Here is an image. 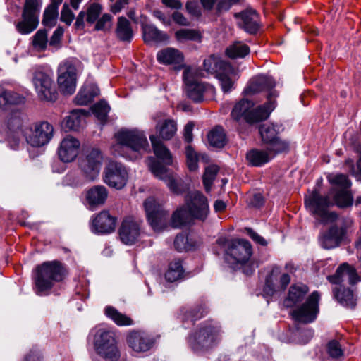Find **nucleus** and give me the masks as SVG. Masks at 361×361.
Segmentation results:
<instances>
[{"instance_id":"obj_1","label":"nucleus","mask_w":361,"mask_h":361,"mask_svg":"<svg viewBox=\"0 0 361 361\" xmlns=\"http://www.w3.org/2000/svg\"><path fill=\"white\" fill-rule=\"evenodd\" d=\"M328 180L332 185L329 195L322 196L314 190L305 202L311 212L319 216L323 223H334L338 219V215L327 209L334 204L340 208L350 207L353 197L350 192L351 181L347 175L329 176Z\"/></svg>"},{"instance_id":"obj_2","label":"nucleus","mask_w":361,"mask_h":361,"mask_svg":"<svg viewBox=\"0 0 361 361\" xmlns=\"http://www.w3.org/2000/svg\"><path fill=\"white\" fill-rule=\"evenodd\" d=\"M278 94L271 92L267 96V102L254 109L252 102L243 99L234 106L231 116L233 120L240 123L242 120L249 124H254L268 118L271 112L276 107V98Z\"/></svg>"},{"instance_id":"obj_3","label":"nucleus","mask_w":361,"mask_h":361,"mask_svg":"<svg viewBox=\"0 0 361 361\" xmlns=\"http://www.w3.org/2000/svg\"><path fill=\"white\" fill-rule=\"evenodd\" d=\"M66 274L65 267L59 261L45 262L35 269L33 280L38 295L49 291L56 282L61 281Z\"/></svg>"},{"instance_id":"obj_4","label":"nucleus","mask_w":361,"mask_h":361,"mask_svg":"<svg viewBox=\"0 0 361 361\" xmlns=\"http://www.w3.org/2000/svg\"><path fill=\"white\" fill-rule=\"evenodd\" d=\"M220 340L217 328L203 325L189 336L188 344L194 352L204 353L216 346Z\"/></svg>"},{"instance_id":"obj_5","label":"nucleus","mask_w":361,"mask_h":361,"mask_svg":"<svg viewBox=\"0 0 361 361\" xmlns=\"http://www.w3.org/2000/svg\"><path fill=\"white\" fill-rule=\"evenodd\" d=\"M94 345L97 354L106 361H117L120 357L116 333L111 329H97L94 337Z\"/></svg>"},{"instance_id":"obj_6","label":"nucleus","mask_w":361,"mask_h":361,"mask_svg":"<svg viewBox=\"0 0 361 361\" xmlns=\"http://www.w3.org/2000/svg\"><path fill=\"white\" fill-rule=\"evenodd\" d=\"M281 130V126L277 124H262L259 127L262 142L272 154L287 153L290 150V142L279 136Z\"/></svg>"},{"instance_id":"obj_7","label":"nucleus","mask_w":361,"mask_h":361,"mask_svg":"<svg viewBox=\"0 0 361 361\" xmlns=\"http://www.w3.org/2000/svg\"><path fill=\"white\" fill-rule=\"evenodd\" d=\"M118 141L117 147L120 149L130 150L133 155H126L130 159L137 158L141 150L148 147V141L143 132L137 130H121L116 135Z\"/></svg>"},{"instance_id":"obj_8","label":"nucleus","mask_w":361,"mask_h":361,"mask_svg":"<svg viewBox=\"0 0 361 361\" xmlns=\"http://www.w3.org/2000/svg\"><path fill=\"white\" fill-rule=\"evenodd\" d=\"M216 243L224 247L227 257L237 264L247 263L252 254L250 243L244 239L228 240L219 238Z\"/></svg>"},{"instance_id":"obj_9","label":"nucleus","mask_w":361,"mask_h":361,"mask_svg":"<svg viewBox=\"0 0 361 361\" xmlns=\"http://www.w3.org/2000/svg\"><path fill=\"white\" fill-rule=\"evenodd\" d=\"M102 159L99 149L89 147L84 149L82 156L79 159V169L87 180L92 181L98 177Z\"/></svg>"},{"instance_id":"obj_10","label":"nucleus","mask_w":361,"mask_h":361,"mask_svg":"<svg viewBox=\"0 0 361 361\" xmlns=\"http://www.w3.org/2000/svg\"><path fill=\"white\" fill-rule=\"evenodd\" d=\"M342 224H332L326 231L322 233L319 237L321 246L326 250L333 249L340 246L347 237V230L352 225L350 218L343 217Z\"/></svg>"},{"instance_id":"obj_11","label":"nucleus","mask_w":361,"mask_h":361,"mask_svg":"<svg viewBox=\"0 0 361 361\" xmlns=\"http://www.w3.org/2000/svg\"><path fill=\"white\" fill-rule=\"evenodd\" d=\"M40 7L39 0H25L22 13V20L16 25L18 32L26 35L37 28L39 24Z\"/></svg>"},{"instance_id":"obj_12","label":"nucleus","mask_w":361,"mask_h":361,"mask_svg":"<svg viewBox=\"0 0 361 361\" xmlns=\"http://www.w3.org/2000/svg\"><path fill=\"white\" fill-rule=\"evenodd\" d=\"M144 207L148 221L154 231H160L166 227L169 214L154 197L147 198Z\"/></svg>"},{"instance_id":"obj_13","label":"nucleus","mask_w":361,"mask_h":361,"mask_svg":"<svg viewBox=\"0 0 361 361\" xmlns=\"http://www.w3.org/2000/svg\"><path fill=\"white\" fill-rule=\"evenodd\" d=\"M32 82L41 100L54 102L57 99L55 85L48 74L36 69L33 73Z\"/></svg>"},{"instance_id":"obj_14","label":"nucleus","mask_w":361,"mask_h":361,"mask_svg":"<svg viewBox=\"0 0 361 361\" xmlns=\"http://www.w3.org/2000/svg\"><path fill=\"white\" fill-rule=\"evenodd\" d=\"M128 173L120 162L109 161L104 169V182L109 187L120 190L127 183Z\"/></svg>"},{"instance_id":"obj_15","label":"nucleus","mask_w":361,"mask_h":361,"mask_svg":"<svg viewBox=\"0 0 361 361\" xmlns=\"http://www.w3.org/2000/svg\"><path fill=\"white\" fill-rule=\"evenodd\" d=\"M319 294L314 291L307 299L305 303L295 309L291 314L293 319L301 323L312 322L317 317L319 312Z\"/></svg>"},{"instance_id":"obj_16","label":"nucleus","mask_w":361,"mask_h":361,"mask_svg":"<svg viewBox=\"0 0 361 361\" xmlns=\"http://www.w3.org/2000/svg\"><path fill=\"white\" fill-rule=\"evenodd\" d=\"M185 205L195 219L204 221L209 212L207 198L200 191L189 192Z\"/></svg>"},{"instance_id":"obj_17","label":"nucleus","mask_w":361,"mask_h":361,"mask_svg":"<svg viewBox=\"0 0 361 361\" xmlns=\"http://www.w3.org/2000/svg\"><path fill=\"white\" fill-rule=\"evenodd\" d=\"M30 134L25 136L27 142L32 147H39L49 142L54 135L52 125L47 121L36 123L33 128L29 129Z\"/></svg>"},{"instance_id":"obj_18","label":"nucleus","mask_w":361,"mask_h":361,"mask_svg":"<svg viewBox=\"0 0 361 361\" xmlns=\"http://www.w3.org/2000/svg\"><path fill=\"white\" fill-rule=\"evenodd\" d=\"M150 170L156 177L163 180L173 193L180 194L184 190L185 187L181 178L170 172L159 161H152L150 165Z\"/></svg>"},{"instance_id":"obj_19","label":"nucleus","mask_w":361,"mask_h":361,"mask_svg":"<svg viewBox=\"0 0 361 361\" xmlns=\"http://www.w3.org/2000/svg\"><path fill=\"white\" fill-rule=\"evenodd\" d=\"M58 84L59 90L63 94L74 93L76 87V68L75 66L66 61L59 68Z\"/></svg>"},{"instance_id":"obj_20","label":"nucleus","mask_w":361,"mask_h":361,"mask_svg":"<svg viewBox=\"0 0 361 361\" xmlns=\"http://www.w3.org/2000/svg\"><path fill=\"white\" fill-rule=\"evenodd\" d=\"M23 127L22 118L18 114L11 115L7 123L6 140L9 147L13 149L18 148L22 136L26 133Z\"/></svg>"},{"instance_id":"obj_21","label":"nucleus","mask_w":361,"mask_h":361,"mask_svg":"<svg viewBox=\"0 0 361 361\" xmlns=\"http://www.w3.org/2000/svg\"><path fill=\"white\" fill-rule=\"evenodd\" d=\"M279 272V267H273L270 274L266 277L263 291L267 295H272L276 291L284 290L290 283V277L289 274H283L278 279Z\"/></svg>"},{"instance_id":"obj_22","label":"nucleus","mask_w":361,"mask_h":361,"mask_svg":"<svg viewBox=\"0 0 361 361\" xmlns=\"http://www.w3.org/2000/svg\"><path fill=\"white\" fill-rule=\"evenodd\" d=\"M328 281L332 284L343 286L347 282L350 285H354L360 281L356 269L349 264L344 262L341 264L333 275L327 276Z\"/></svg>"},{"instance_id":"obj_23","label":"nucleus","mask_w":361,"mask_h":361,"mask_svg":"<svg viewBox=\"0 0 361 361\" xmlns=\"http://www.w3.org/2000/svg\"><path fill=\"white\" fill-rule=\"evenodd\" d=\"M118 234L124 244H135L140 235V226L132 217H127L122 221Z\"/></svg>"},{"instance_id":"obj_24","label":"nucleus","mask_w":361,"mask_h":361,"mask_svg":"<svg viewBox=\"0 0 361 361\" xmlns=\"http://www.w3.org/2000/svg\"><path fill=\"white\" fill-rule=\"evenodd\" d=\"M239 19L238 26L250 35H255L259 29V15L256 11L247 9L234 15Z\"/></svg>"},{"instance_id":"obj_25","label":"nucleus","mask_w":361,"mask_h":361,"mask_svg":"<svg viewBox=\"0 0 361 361\" xmlns=\"http://www.w3.org/2000/svg\"><path fill=\"white\" fill-rule=\"evenodd\" d=\"M80 146V142L78 139L70 135L66 136L62 140L58 149L59 158L63 162L73 161L78 154Z\"/></svg>"},{"instance_id":"obj_26","label":"nucleus","mask_w":361,"mask_h":361,"mask_svg":"<svg viewBox=\"0 0 361 361\" xmlns=\"http://www.w3.org/2000/svg\"><path fill=\"white\" fill-rule=\"evenodd\" d=\"M128 345L135 352H146L152 348L154 340L144 331H133L127 337Z\"/></svg>"},{"instance_id":"obj_27","label":"nucleus","mask_w":361,"mask_h":361,"mask_svg":"<svg viewBox=\"0 0 361 361\" xmlns=\"http://www.w3.org/2000/svg\"><path fill=\"white\" fill-rule=\"evenodd\" d=\"M116 219L110 215L109 212L102 211L92 221V227L96 232L110 233L115 230Z\"/></svg>"},{"instance_id":"obj_28","label":"nucleus","mask_w":361,"mask_h":361,"mask_svg":"<svg viewBox=\"0 0 361 361\" xmlns=\"http://www.w3.org/2000/svg\"><path fill=\"white\" fill-rule=\"evenodd\" d=\"M157 57L161 63L178 65V70L183 66V55L178 49L171 47L161 49L157 53Z\"/></svg>"},{"instance_id":"obj_29","label":"nucleus","mask_w":361,"mask_h":361,"mask_svg":"<svg viewBox=\"0 0 361 361\" xmlns=\"http://www.w3.org/2000/svg\"><path fill=\"white\" fill-rule=\"evenodd\" d=\"M275 82L271 77L260 75L254 78L246 88L245 92L250 94H256L262 91H269L267 97L271 92H276L273 90L275 87Z\"/></svg>"},{"instance_id":"obj_30","label":"nucleus","mask_w":361,"mask_h":361,"mask_svg":"<svg viewBox=\"0 0 361 361\" xmlns=\"http://www.w3.org/2000/svg\"><path fill=\"white\" fill-rule=\"evenodd\" d=\"M87 113L83 109H74L62 122V127L66 130H79L85 123L84 118Z\"/></svg>"},{"instance_id":"obj_31","label":"nucleus","mask_w":361,"mask_h":361,"mask_svg":"<svg viewBox=\"0 0 361 361\" xmlns=\"http://www.w3.org/2000/svg\"><path fill=\"white\" fill-rule=\"evenodd\" d=\"M185 91L188 97L197 103L203 101L204 95L207 92L213 93L214 88L208 84L197 82L187 87Z\"/></svg>"},{"instance_id":"obj_32","label":"nucleus","mask_w":361,"mask_h":361,"mask_svg":"<svg viewBox=\"0 0 361 361\" xmlns=\"http://www.w3.org/2000/svg\"><path fill=\"white\" fill-rule=\"evenodd\" d=\"M149 139L156 157L164 164L171 165L173 162L172 154L162 140L156 135H150Z\"/></svg>"},{"instance_id":"obj_33","label":"nucleus","mask_w":361,"mask_h":361,"mask_svg":"<svg viewBox=\"0 0 361 361\" xmlns=\"http://www.w3.org/2000/svg\"><path fill=\"white\" fill-rule=\"evenodd\" d=\"M309 288L304 284H294L290 287L288 296L284 300V305L292 307L303 300Z\"/></svg>"},{"instance_id":"obj_34","label":"nucleus","mask_w":361,"mask_h":361,"mask_svg":"<svg viewBox=\"0 0 361 361\" xmlns=\"http://www.w3.org/2000/svg\"><path fill=\"white\" fill-rule=\"evenodd\" d=\"M155 130L159 139L170 140L176 133L177 124L173 119H164L157 123Z\"/></svg>"},{"instance_id":"obj_35","label":"nucleus","mask_w":361,"mask_h":361,"mask_svg":"<svg viewBox=\"0 0 361 361\" xmlns=\"http://www.w3.org/2000/svg\"><path fill=\"white\" fill-rule=\"evenodd\" d=\"M108 197V191L103 185H95L90 188L86 193V200L91 207H97L104 204Z\"/></svg>"},{"instance_id":"obj_36","label":"nucleus","mask_w":361,"mask_h":361,"mask_svg":"<svg viewBox=\"0 0 361 361\" xmlns=\"http://www.w3.org/2000/svg\"><path fill=\"white\" fill-rule=\"evenodd\" d=\"M194 219L195 218L184 204L173 213L171 216V226L175 228H181L191 224Z\"/></svg>"},{"instance_id":"obj_37","label":"nucleus","mask_w":361,"mask_h":361,"mask_svg":"<svg viewBox=\"0 0 361 361\" xmlns=\"http://www.w3.org/2000/svg\"><path fill=\"white\" fill-rule=\"evenodd\" d=\"M333 293L336 300L343 306L350 308L355 307L356 299L350 288H345L344 286H340L333 289Z\"/></svg>"},{"instance_id":"obj_38","label":"nucleus","mask_w":361,"mask_h":361,"mask_svg":"<svg viewBox=\"0 0 361 361\" xmlns=\"http://www.w3.org/2000/svg\"><path fill=\"white\" fill-rule=\"evenodd\" d=\"M115 33L117 39L123 42L129 43L133 38L130 23L123 16L118 18Z\"/></svg>"},{"instance_id":"obj_39","label":"nucleus","mask_w":361,"mask_h":361,"mask_svg":"<svg viewBox=\"0 0 361 361\" xmlns=\"http://www.w3.org/2000/svg\"><path fill=\"white\" fill-rule=\"evenodd\" d=\"M204 69L211 73H216V75L221 71H231V64L226 61L220 59L214 55H211L204 60Z\"/></svg>"},{"instance_id":"obj_40","label":"nucleus","mask_w":361,"mask_h":361,"mask_svg":"<svg viewBox=\"0 0 361 361\" xmlns=\"http://www.w3.org/2000/svg\"><path fill=\"white\" fill-rule=\"evenodd\" d=\"M267 148V147H265ZM276 154H272L269 150L253 149L249 151L246 154L247 161L252 166H260L269 162Z\"/></svg>"},{"instance_id":"obj_41","label":"nucleus","mask_w":361,"mask_h":361,"mask_svg":"<svg viewBox=\"0 0 361 361\" xmlns=\"http://www.w3.org/2000/svg\"><path fill=\"white\" fill-rule=\"evenodd\" d=\"M142 30L143 32V38L145 42H160L168 39V36L164 32L158 30L154 25L142 24Z\"/></svg>"},{"instance_id":"obj_42","label":"nucleus","mask_w":361,"mask_h":361,"mask_svg":"<svg viewBox=\"0 0 361 361\" xmlns=\"http://www.w3.org/2000/svg\"><path fill=\"white\" fill-rule=\"evenodd\" d=\"M250 49L248 45L241 41H235L225 50L226 55L231 59H236L245 58L250 54Z\"/></svg>"},{"instance_id":"obj_43","label":"nucleus","mask_w":361,"mask_h":361,"mask_svg":"<svg viewBox=\"0 0 361 361\" xmlns=\"http://www.w3.org/2000/svg\"><path fill=\"white\" fill-rule=\"evenodd\" d=\"M25 97L19 94L9 91L0 87V107L6 108L10 105H17L24 103Z\"/></svg>"},{"instance_id":"obj_44","label":"nucleus","mask_w":361,"mask_h":361,"mask_svg":"<svg viewBox=\"0 0 361 361\" xmlns=\"http://www.w3.org/2000/svg\"><path fill=\"white\" fill-rule=\"evenodd\" d=\"M208 142L211 146L216 148H223L226 142L224 130L221 126H216L207 135Z\"/></svg>"},{"instance_id":"obj_45","label":"nucleus","mask_w":361,"mask_h":361,"mask_svg":"<svg viewBox=\"0 0 361 361\" xmlns=\"http://www.w3.org/2000/svg\"><path fill=\"white\" fill-rule=\"evenodd\" d=\"M231 69V71H221L216 75L224 93H228L235 87V80L231 77L235 74V69L232 66Z\"/></svg>"},{"instance_id":"obj_46","label":"nucleus","mask_w":361,"mask_h":361,"mask_svg":"<svg viewBox=\"0 0 361 361\" xmlns=\"http://www.w3.org/2000/svg\"><path fill=\"white\" fill-rule=\"evenodd\" d=\"M184 269L180 259H174L169 264L168 270L165 274L166 279L169 282H175L183 276Z\"/></svg>"},{"instance_id":"obj_47","label":"nucleus","mask_w":361,"mask_h":361,"mask_svg":"<svg viewBox=\"0 0 361 361\" xmlns=\"http://www.w3.org/2000/svg\"><path fill=\"white\" fill-rule=\"evenodd\" d=\"M175 37L181 43L186 41L201 42L202 35L197 30L183 28L175 32Z\"/></svg>"},{"instance_id":"obj_48","label":"nucleus","mask_w":361,"mask_h":361,"mask_svg":"<svg viewBox=\"0 0 361 361\" xmlns=\"http://www.w3.org/2000/svg\"><path fill=\"white\" fill-rule=\"evenodd\" d=\"M207 312L204 304L198 305L190 309L183 308L181 310L183 319L191 321H196L201 319Z\"/></svg>"},{"instance_id":"obj_49","label":"nucleus","mask_w":361,"mask_h":361,"mask_svg":"<svg viewBox=\"0 0 361 361\" xmlns=\"http://www.w3.org/2000/svg\"><path fill=\"white\" fill-rule=\"evenodd\" d=\"M105 314L111 318L117 325L130 326L133 324V320L130 317L119 312L114 307H106L105 308Z\"/></svg>"},{"instance_id":"obj_50","label":"nucleus","mask_w":361,"mask_h":361,"mask_svg":"<svg viewBox=\"0 0 361 361\" xmlns=\"http://www.w3.org/2000/svg\"><path fill=\"white\" fill-rule=\"evenodd\" d=\"M219 172V167L216 165H209L204 171L202 176V181L207 192H209L212 185Z\"/></svg>"},{"instance_id":"obj_51","label":"nucleus","mask_w":361,"mask_h":361,"mask_svg":"<svg viewBox=\"0 0 361 361\" xmlns=\"http://www.w3.org/2000/svg\"><path fill=\"white\" fill-rule=\"evenodd\" d=\"M58 8L54 5H49L45 9L42 24L47 27H53L55 25L56 19L58 16Z\"/></svg>"},{"instance_id":"obj_52","label":"nucleus","mask_w":361,"mask_h":361,"mask_svg":"<svg viewBox=\"0 0 361 361\" xmlns=\"http://www.w3.org/2000/svg\"><path fill=\"white\" fill-rule=\"evenodd\" d=\"M102 12V6L101 4L94 2L89 4L87 7L86 21L89 24L94 23Z\"/></svg>"},{"instance_id":"obj_53","label":"nucleus","mask_w":361,"mask_h":361,"mask_svg":"<svg viewBox=\"0 0 361 361\" xmlns=\"http://www.w3.org/2000/svg\"><path fill=\"white\" fill-rule=\"evenodd\" d=\"M47 32L45 29L39 30L33 36L32 44L38 50H44L47 48Z\"/></svg>"},{"instance_id":"obj_54","label":"nucleus","mask_w":361,"mask_h":361,"mask_svg":"<svg viewBox=\"0 0 361 361\" xmlns=\"http://www.w3.org/2000/svg\"><path fill=\"white\" fill-rule=\"evenodd\" d=\"M110 110V106L104 101H100L95 104L92 108L94 114L98 119L103 121L107 117V114Z\"/></svg>"},{"instance_id":"obj_55","label":"nucleus","mask_w":361,"mask_h":361,"mask_svg":"<svg viewBox=\"0 0 361 361\" xmlns=\"http://www.w3.org/2000/svg\"><path fill=\"white\" fill-rule=\"evenodd\" d=\"M327 353L333 359H338L343 356V350L341 348V345L336 340H331L328 343Z\"/></svg>"},{"instance_id":"obj_56","label":"nucleus","mask_w":361,"mask_h":361,"mask_svg":"<svg viewBox=\"0 0 361 361\" xmlns=\"http://www.w3.org/2000/svg\"><path fill=\"white\" fill-rule=\"evenodd\" d=\"M112 16L109 13H104L102 16L97 20L94 26V30L106 31L109 30L111 25Z\"/></svg>"},{"instance_id":"obj_57","label":"nucleus","mask_w":361,"mask_h":361,"mask_svg":"<svg viewBox=\"0 0 361 361\" xmlns=\"http://www.w3.org/2000/svg\"><path fill=\"white\" fill-rule=\"evenodd\" d=\"M74 100L76 104L84 106L90 103L92 101V99L90 92H89L88 89L85 86L77 94Z\"/></svg>"},{"instance_id":"obj_58","label":"nucleus","mask_w":361,"mask_h":361,"mask_svg":"<svg viewBox=\"0 0 361 361\" xmlns=\"http://www.w3.org/2000/svg\"><path fill=\"white\" fill-rule=\"evenodd\" d=\"M187 157V164L190 171H195L197 169V154L190 145H188L185 148Z\"/></svg>"},{"instance_id":"obj_59","label":"nucleus","mask_w":361,"mask_h":361,"mask_svg":"<svg viewBox=\"0 0 361 361\" xmlns=\"http://www.w3.org/2000/svg\"><path fill=\"white\" fill-rule=\"evenodd\" d=\"M75 18V15L67 4H64L61 12V20L70 25Z\"/></svg>"},{"instance_id":"obj_60","label":"nucleus","mask_w":361,"mask_h":361,"mask_svg":"<svg viewBox=\"0 0 361 361\" xmlns=\"http://www.w3.org/2000/svg\"><path fill=\"white\" fill-rule=\"evenodd\" d=\"M188 242L187 237L183 234H178L174 240V247L178 252H182L186 249V245Z\"/></svg>"},{"instance_id":"obj_61","label":"nucleus","mask_w":361,"mask_h":361,"mask_svg":"<svg viewBox=\"0 0 361 361\" xmlns=\"http://www.w3.org/2000/svg\"><path fill=\"white\" fill-rule=\"evenodd\" d=\"M240 0H221L216 6V13L218 14L226 12L230 9L232 5L237 4Z\"/></svg>"},{"instance_id":"obj_62","label":"nucleus","mask_w":361,"mask_h":361,"mask_svg":"<svg viewBox=\"0 0 361 361\" xmlns=\"http://www.w3.org/2000/svg\"><path fill=\"white\" fill-rule=\"evenodd\" d=\"M187 11L192 16L199 18L202 15L201 8L196 1H188L185 6Z\"/></svg>"},{"instance_id":"obj_63","label":"nucleus","mask_w":361,"mask_h":361,"mask_svg":"<svg viewBox=\"0 0 361 361\" xmlns=\"http://www.w3.org/2000/svg\"><path fill=\"white\" fill-rule=\"evenodd\" d=\"M173 20L179 25L181 26H189L190 25V21L181 13L178 11H175L172 14Z\"/></svg>"},{"instance_id":"obj_64","label":"nucleus","mask_w":361,"mask_h":361,"mask_svg":"<svg viewBox=\"0 0 361 361\" xmlns=\"http://www.w3.org/2000/svg\"><path fill=\"white\" fill-rule=\"evenodd\" d=\"M247 234L257 243L265 246L267 245V243L265 240L264 238L260 236L258 233H257L255 231H254L253 229L251 228H245Z\"/></svg>"}]
</instances>
